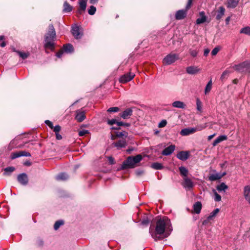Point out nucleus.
Masks as SVG:
<instances>
[{
    "label": "nucleus",
    "instance_id": "18",
    "mask_svg": "<svg viewBox=\"0 0 250 250\" xmlns=\"http://www.w3.org/2000/svg\"><path fill=\"white\" fill-rule=\"evenodd\" d=\"M244 196L246 200L250 205V186H246L244 188Z\"/></svg>",
    "mask_w": 250,
    "mask_h": 250
},
{
    "label": "nucleus",
    "instance_id": "28",
    "mask_svg": "<svg viewBox=\"0 0 250 250\" xmlns=\"http://www.w3.org/2000/svg\"><path fill=\"white\" fill-rule=\"evenodd\" d=\"M202 204L200 202H196L193 205V210L194 212L199 214L202 209Z\"/></svg>",
    "mask_w": 250,
    "mask_h": 250
},
{
    "label": "nucleus",
    "instance_id": "49",
    "mask_svg": "<svg viewBox=\"0 0 250 250\" xmlns=\"http://www.w3.org/2000/svg\"><path fill=\"white\" fill-rule=\"evenodd\" d=\"M89 133V131L85 129H83L79 132V135L80 136H83Z\"/></svg>",
    "mask_w": 250,
    "mask_h": 250
},
{
    "label": "nucleus",
    "instance_id": "38",
    "mask_svg": "<svg viewBox=\"0 0 250 250\" xmlns=\"http://www.w3.org/2000/svg\"><path fill=\"white\" fill-rule=\"evenodd\" d=\"M17 52L20 57L23 60L27 59L30 55L29 52H23L19 51H17Z\"/></svg>",
    "mask_w": 250,
    "mask_h": 250
},
{
    "label": "nucleus",
    "instance_id": "3",
    "mask_svg": "<svg viewBox=\"0 0 250 250\" xmlns=\"http://www.w3.org/2000/svg\"><path fill=\"white\" fill-rule=\"evenodd\" d=\"M142 159L143 157L141 154H138L135 156H129L123 162L121 166L122 169L133 168Z\"/></svg>",
    "mask_w": 250,
    "mask_h": 250
},
{
    "label": "nucleus",
    "instance_id": "13",
    "mask_svg": "<svg viewBox=\"0 0 250 250\" xmlns=\"http://www.w3.org/2000/svg\"><path fill=\"white\" fill-rule=\"evenodd\" d=\"M201 71V69L198 66H190L187 67L186 68V71L187 73L190 75H194L198 73Z\"/></svg>",
    "mask_w": 250,
    "mask_h": 250
},
{
    "label": "nucleus",
    "instance_id": "31",
    "mask_svg": "<svg viewBox=\"0 0 250 250\" xmlns=\"http://www.w3.org/2000/svg\"><path fill=\"white\" fill-rule=\"evenodd\" d=\"M180 175L183 177H188V171L187 168L181 166L179 167Z\"/></svg>",
    "mask_w": 250,
    "mask_h": 250
},
{
    "label": "nucleus",
    "instance_id": "53",
    "mask_svg": "<svg viewBox=\"0 0 250 250\" xmlns=\"http://www.w3.org/2000/svg\"><path fill=\"white\" fill-rule=\"evenodd\" d=\"M219 49L218 47H215L211 51V54L212 56L216 55L218 52Z\"/></svg>",
    "mask_w": 250,
    "mask_h": 250
},
{
    "label": "nucleus",
    "instance_id": "14",
    "mask_svg": "<svg viewBox=\"0 0 250 250\" xmlns=\"http://www.w3.org/2000/svg\"><path fill=\"white\" fill-rule=\"evenodd\" d=\"M195 132V129H194V127H188L182 129L181 130L180 133L182 136H185L193 134Z\"/></svg>",
    "mask_w": 250,
    "mask_h": 250
},
{
    "label": "nucleus",
    "instance_id": "34",
    "mask_svg": "<svg viewBox=\"0 0 250 250\" xmlns=\"http://www.w3.org/2000/svg\"><path fill=\"white\" fill-rule=\"evenodd\" d=\"M72 10V7L67 2L63 3V11L64 12H70Z\"/></svg>",
    "mask_w": 250,
    "mask_h": 250
},
{
    "label": "nucleus",
    "instance_id": "52",
    "mask_svg": "<svg viewBox=\"0 0 250 250\" xmlns=\"http://www.w3.org/2000/svg\"><path fill=\"white\" fill-rule=\"evenodd\" d=\"M53 129L55 133H59L61 130V126L59 125H57L53 126Z\"/></svg>",
    "mask_w": 250,
    "mask_h": 250
},
{
    "label": "nucleus",
    "instance_id": "1",
    "mask_svg": "<svg viewBox=\"0 0 250 250\" xmlns=\"http://www.w3.org/2000/svg\"><path fill=\"white\" fill-rule=\"evenodd\" d=\"M172 231V227L170 220L166 216H163L157 220L155 232L152 231L151 228L149 229V233L155 241L160 239L158 235L164 234L165 237H167Z\"/></svg>",
    "mask_w": 250,
    "mask_h": 250
},
{
    "label": "nucleus",
    "instance_id": "24",
    "mask_svg": "<svg viewBox=\"0 0 250 250\" xmlns=\"http://www.w3.org/2000/svg\"><path fill=\"white\" fill-rule=\"evenodd\" d=\"M199 14H200V16H201V18H198L197 19L196 23L197 24L203 23L204 22L206 21L207 18L205 15V13L204 12H203V11L200 12Z\"/></svg>",
    "mask_w": 250,
    "mask_h": 250
},
{
    "label": "nucleus",
    "instance_id": "37",
    "mask_svg": "<svg viewBox=\"0 0 250 250\" xmlns=\"http://www.w3.org/2000/svg\"><path fill=\"white\" fill-rule=\"evenodd\" d=\"M240 33L250 36V26H246L242 28L241 29Z\"/></svg>",
    "mask_w": 250,
    "mask_h": 250
},
{
    "label": "nucleus",
    "instance_id": "2",
    "mask_svg": "<svg viewBox=\"0 0 250 250\" xmlns=\"http://www.w3.org/2000/svg\"><path fill=\"white\" fill-rule=\"evenodd\" d=\"M55 39L56 32L54 27L52 24H50L48 26V31L44 37V47L53 50L55 46L54 42Z\"/></svg>",
    "mask_w": 250,
    "mask_h": 250
},
{
    "label": "nucleus",
    "instance_id": "41",
    "mask_svg": "<svg viewBox=\"0 0 250 250\" xmlns=\"http://www.w3.org/2000/svg\"><path fill=\"white\" fill-rule=\"evenodd\" d=\"M213 192L214 193V200L216 202H219L221 200V196L217 193L216 190H213Z\"/></svg>",
    "mask_w": 250,
    "mask_h": 250
},
{
    "label": "nucleus",
    "instance_id": "4",
    "mask_svg": "<svg viewBox=\"0 0 250 250\" xmlns=\"http://www.w3.org/2000/svg\"><path fill=\"white\" fill-rule=\"evenodd\" d=\"M232 67L236 71L244 73L250 71V62L249 61H245L238 64H235Z\"/></svg>",
    "mask_w": 250,
    "mask_h": 250
},
{
    "label": "nucleus",
    "instance_id": "63",
    "mask_svg": "<svg viewBox=\"0 0 250 250\" xmlns=\"http://www.w3.org/2000/svg\"><path fill=\"white\" fill-rule=\"evenodd\" d=\"M230 20V17H228L226 19L225 21H226V24L227 25H228V24H229V22Z\"/></svg>",
    "mask_w": 250,
    "mask_h": 250
},
{
    "label": "nucleus",
    "instance_id": "44",
    "mask_svg": "<svg viewBox=\"0 0 250 250\" xmlns=\"http://www.w3.org/2000/svg\"><path fill=\"white\" fill-rule=\"evenodd\" d=\"M107 122V124L110 125H118V122H119V121H117L116 119H113L111 120H108Z\"/></svg>",
    "mask_w": 250,
    "mask_h": 250
},
{
    "label": "nucleus",
    "instance_id": "42",
    "mask_svg": "<svg viewBox=\"0 0 250 250\" xmlns=\"http://www.w3.org/2000/svg\"><path fill=\"white\" fill-rule=\"evenodd\" d=\"M230 71L228 69L225 70L221 76L220 79L223 80V79L226 78V77L229 75V73H230Z\"/></svg>",
    "mask_w": 250,
    "mask_h": 250
},
{
    "label": "nucleus",
    "instance_id": "22",
    "mask_svg": "<svg viewBox=\"0 0 250 250\" xmlns=\"http://www.w3.org/2000/svg\"><path fill=\"white\" fill-rule=\"evenodd\" d=\"M225 12V9L223 6H220L217 11V15L216 16V19L217 20H220L222 17L224 15Z\"/></svg>",
    "mask_w": 250,
    "mask_h": 250
},
{
    "label": "nucleus",
    "instance_id": "47",
    "mask_svg": "<svg viewBox=\"0 0 250 250\" xmlns=\"http://www.w3.org/2000/svg\"><path fill=\"white\" fill-rule=\"evenodd\" d=\"M119 110L120 109L118 107H112L108 108L107 111L108 112H117L119 111Z\"/></svg>",
    "mask_w": 250,
    "mask_h": 250
},
{
    "label": "nucleus",
    "instance_id": "23",
    "mask_svg": "<svg viewBox=\"0 0 250 250\" xmlns=\"http://www.w3.org/2000/svg\"><path fill=\"white\" fill-rule=\"evenodd\" d=\"M87 0H79L78 3L80 6L79 9V13L81 14L82 12L84 11L86 7V3Z\"/></svg>",
    "mask_w": 250,
    "mask_h": 250
},
{
    "label": "nucleus",
    "instance_id": "64",
    "mask_svg": "<svg viewBox=\"0 0 250 250\" xmlns=\"http://www.w3.org/2000/svg\"><path fill=\"white\" fill-rule=\"evenodd\" d=\"M98 0H89V2L90 3L94 4L98 2Z\"/></svg>",
    "mask_w": 250,
    "mask_h": 250
},
{
    "label": "nucleus",
    "instance_id": "62",
    "mask_svg": "<svg viewBox=\"0 0 250 250\" xmlns=\"http://www.w3.org/2000/svg\"><path fill=\"white\" fill-rule=\"evenodd\" d=\"M215 135H216V134L214 133V134H212V135H209V136H208V141L211 140V139H212V138H213L215 136Z\"/></svg>",
    "mask_w": 250,
    "mask_h": 250
},
{
    "label": "nucleus",
    "instance_id": "54",
    "mask_svg": "<svg viewBox=\"0 0 250 250\" xmlns=\"http://www.w3.org/2000/svg\"><path fill=\"white\" fill-rule=\"evenodd\" d=\"M64 52L63 51V50H61L58 53H56V56H57V57H58L59 58H61L62 57V56Z\"/></svg>",
    "mask_w": 250,
    "mask_h": 250
},
{
    "label": "nucleus",
    "instance_id": "9",
    "mask_svg": "<svg viewBox=\"0 0 250 250\" xmlns=\"http://www.w3.org/2000/svg\"><path fill=\"white\" fill-rule=\"evenodd\" d=\"M18 181L22 185H26L28 182L27 175L25 173L20 174L17 176Z\"/></svg>",
    "mask_w": 250,
    "mask_h": 250
},
{
    "label": "nucleus",
    "instance_id": "25",
    "mask_svg": "<svg viewBox=\"0 0 250 250\" xmlns=\"http://www.w3.org/2000/svg\"><path fill=\"white\" fill-rule=\"evenodd\" d=\"M227 139V136L225 135H220L219 137H218L213 142L212 145L213 146H215L218 144V143L226 140Z\"/></svg>",
    "mask_w": 250,
    "mask_h": 250
},
{
    "label": "nucleus",
    "instance_id": "48",
    "mask_svg": "<svg viewBox=\"0 0 250 250\" xmlns=\"http://www.w3.org/2000/svg\"><path fill=\"white\" fill-rule=\"evenodd\" d=\"M196 105L197 110L201 111L202 110V103L199 99L196 100Z\"/></svg>",
    "mask_w": 250,
    "mask_h": 250
},
{
    "label": "nucleus",
    "instance_id": "20",
    "mask_svg": "<svg viewBox=\"0 0 250 250\" xmlns=\"http://www.w3.org/2000/svg\"><path fill=\"white\" fill-rule=\"evenodd\" d=\"M132 112L131 108H127L120 114V116L124 119H128L132 115Z\"/></svg>",
    "mask_w": 250,
    "mask_h": 250
},
{
    "label": "nucleus",
    "instance_id": "43",
    "mask_svg": "<svg viewBox=\"0 0 250 250\" xmlns=\"http://www.w3.org/2000/svg\"><path fill=\"white\" fill-rule=\"evenodd\" d=\"M96 11V8L94 6H90L88 10V13L90 15H93L95 14Z\"/></svg>",
    "mask_w": 250,
    "mask_h": 250
},
{
    "label": "nucleus",
    "instance_id": "11",
    "mask_svg": "<svg viewBox=\"0 0 250 250\" xmlns=\"http://www.w3.org/2000/svg\"><path fill=\"white\" fill-rule=\"evenodd\" d=\"M226 175V172H224L222 173H215L213 174H210L208 176L209 180L211 181H214L217 180L221 179L224 176Z\"/></svg>",
    "mask_w": 250,
    "mask_h": 250
},
{
    "label": "nucleus",
    "instance_id": "45",
    "mask_svg": "<svg viewBox=\"0 0 250 250\" xmlns=\"http://www.w3.org/2000/svg\"><path fill=\"white\" fill-rule=\"evenodd\" d=\"M190 55L193 57H195L197 56L198 52L197 50L190 49L189 50Z\"/></svg>",
    "mask_w": 250,
    "mask_h": 250
},
{
    "label": "nucleus",
    "instance_id": "35",
    "mask_svg": "<svg viewBox=\"0 0 250 250\" xmlns=\"http://www.w3.org/2000/svg\"><path fill=\"white\" fill-rule=\"evenodd\" d=\"M15 168L13 167H8L4 168V175H9L11 172L15 170Z\"/></svg>",
    "mask_w": 250,
    "mask_h": 250
},
{
    "label": "nucleus",
    "instance_id": "36",
    "mask_svg": "<svg viewBox=\"0 0 250 250\" xmlns=\"http://www.w3.org/2000/svg\"><path fill=\"white\" fill-rule=\"evenodd\" d=\"M151 167L153 169L156 170L162 169L163 168V166H162V165L161 163L158 162L153 163V164H152Z\"/></svg>",
    "mask_w": 250,
    "mask_h": 250
},
{
    "label": "nucleus",
    "instance_id": "6",
    "mask_svg": "<svg viewBox=\"0 0 250 250\" xmlns=\"http://www.w3.org/2000/svg\"><path fill=\"white\" fill-rule=\"evenodd\" d=\"M182 186L187 190H190L194 186V184L188 177H183Z\"/></svg>",
    "mask_w": 250,
    "mask_h": 250
},
{
    "label": "nucleus",
    "instance_id": "7",
    "mask_svg": "<svg viewBox=\"0 0 250 250\" xmlns=\"http://www.w3.org/2000/svg\"><path fill=\"white\" fill-rule=\"evenodd\" d=\"M135 74L134 73L129 72L121 76L119 81L121 83H126L132 80Z\"/></svg>",
    "mask_w": 250,
    "mask_h": 250
},
{
    "label": "nucleus",
    "instance_id": "29",
    "mask_svg": "<svg viewBox=\"0 0 250 250\" xmlns=\"http://www.w3.org/2000/svg\"><path fill=\"white\" fill-rule=\"evenodd\" d=\"M228 188V187L224 183H221L216 186V189L220 192H225L226 190Z\"/></svg>",
    "mask_w": 250,
    "mask_h": 250
},
{
    "label": "nucleus",
    "instance_id": "15",
    "mask_svg": "<svg viewBox=\"0 0 250 250\" xmlns=\"http://www.w3.org/2000/svg\"><path fill=\"white\" fill-rule=\"evenodd\" d=\"M113 145L117 148V149H120L126 147L127 146V142L125 139H121L117 142L114 143Z\"/></svg>",
    "mask_w": 250,
    "mask_h": 250
},
{
    "label": "nucleus",
    "instance_id": "39",
    "mask_svg": "<svg viewBox=\"0 0 250 250\" xmlns=\"http://www.w3.org/2000/svg\"><path fill=\"white\" fill-rule=\"evenodd\" d=\"M115 135L117 137L121 138L122 137H125L126 138L128 136V133L126 131H117L115 133Z\"/></svg>",
    "mask_w": 250,
    "mask_h": 250
},
{
    "label": "nucleus",
    "instance_id": "21",
    "mask_svg": "<svg viewBox=\"0 0 250 250\" xmlns=\"http://www.w3.org/2000/svg\"><path fill=\"white\" fill-rule=\"evenodd\" d=\"M72 33L74 37L77 39H80L82 37V34L80 31V28L78 26H75L72 27Z\"/></svg>",
    "mask_w": 250,
    "mask_h": 250
},
{
    "label": "nucleus",
    "instance_id": "51",
    "mask_svg": "<svg viewBox=\"0 0 250 250\" xmlns=\"http://www.w3.org/2000/svg\"><path fill=\"white\" fill-rule=\"evenodd\" d=\"M4 36H0V46L3 47L6 45L5 42L3 41Z\"/></svg>",
    "mask_w": 250,
    "mask_h": 250
},
{
    "label": "nucleus",
    "instance_id": "17",
    "mask_svg": "<svg viewBox=\"0 0 250 250\" xmlns=\"http://www.w3.org/2000/svg\"><path fill=\"white\" fill-rule=\"evenodd\" d=\"M219 208H215L210 213V214L207 217V219L203 221V224L204 225H205L207 224L210 220L213 219V218H214L216 216V214L219 212Z\"/></svg>",
    "mask_w": 250,
    "mask_h": 250
},
{
    "label": "nucleus",
    "instance_id": "60",
    "mask_svg": "<svg viewBox=\"0 0 250 250\" xmlns=\"http://www.w3.org/2000/svg\"><path fill=\"white\" fill-rule=\"evenodd\" d=\"M149 223V221L147 219H145L142 222V224L144 225H147Z\"/></svg>",
    "mask_w": 250,
    "mask_h": 250
},
{
    "label": "nucleus",
    "instance_id": "19",
    "mask_svg": "<svg viewBox=\"0 0 250 250\" xmlns=\"http://www.w3.org/2000/svg\"><path fill=\"white\" fill-rule=\"evenodd\" d=\"M85 116L84 111H81L80 110H78L76 111L75 119L78 122H82L85 119Z\"/></svg>",
    "mask_w": 250,
    "mask_h": 250
},
{
    "label": "nucleus",
    "instance_id": "57",
    "mask_svg": "<svg viewBox=\"0 0 250 250\" xmlns=\"http://www.w3.org/2000/svg\"><path fill=\"white\" fill-rule=\"evenodd\" d=\"M193 0H188V3L186 7V9L188 10V9H189L191 6Z\"/></svg>",
    "mask_w": 250,
    "mask_h": 250
},
{
    "label": "nucleus",
    "instance_id": "26",
    "mask_svg": "<svg viewBox=\"0 0 250 250\" xmlns=\"http://www.w3.org/2000/svg\"><path fill=\"white\" fill-rule=\"evenodd\" d=\"M63 50L66 53H72L74 51L73 46L70 43L66 44L63 45Z\"/></svg>",
    "mask_w": 250,
    "mask_h": 250
},
{
    "label": "nucleus",
    "instance_id": "16",
    "mask_svg": "<svg viewBox=\"0 0 250 250\" xmlns=\"http://www.w3.org/2000/svg\"><path fill=\"white\" fill-rule=\"evenodd\" d=\"M187 14L186 9L179 10L175 14V18L176 20H180L184 19Z\"/></svg>",
    "mask_w": 250,
    "mask_h": 250
},
{
    "label": "nucleus",
    "instance_id": "40",
    "mask_svg": "<svg viewBox=\"0 0 250 250\" xmlns=\"http://www.w3.org/2000/svg\"><path fill=\"white\" fill-rule=\"evenodd\" d=\"M64 222L63 220H60L56 221L54 225V229L55 230H57L61 226L63 225Z\"/></svg>",
    "mask_w": 250,
    "mask_h": 250
},
{
    "label": "nucleus",
    "instance_id": "30",
    "mask_svg": "<svg viewBox=\"0 0 250 250\" xmlns=\"http://www.w3.org/2000/svg\"><path fill=\"white\" fill-rule=\"evenodd\" d=\"M68 178V175L64 172L61 173L56 176V179L58 181H64Z\"/></svg>",
    "mask_w": 250,
    "mask_h": 250
},
{
    "label": "nucleus",
    "instance_id": "27",
    "mask_svg": "<svg viewBox=\"0 0 250 250\" xmlns=\"http://www.w3.org/2000/svg\"><path fill=\"white\" fill-rule=\"evenodd\" d=\"M172 105L174 107L178 108H185L186 105L185 104L181 101H175L172 104Z\"/></svg>",
    "mask_w": 250,
    "mask_h": 250
},
{
    "label": "nucleus",
    "instance_id": "8",
    "mask_svg": "<svg viewBox=\"0 0 250 250\" xmlns=\"http://www.w3.org/2000/svg\"><path fill=\"white\" fill-rule=\"evenodd\" d=\"M21 156L30 157L31 156V154L26 151H20L12 153L10 155V158L11 159L13 160Z\"/></svg>",
    "mask_w": 250,
    "mask_h": 250
},
{
    "label": "nucleus",
    "instance_id": "55",
    "mask_svg": "<svg viewBox=\"0 0 250 250\" xmlns=\"http://www.w3.org/2000/svg\"><path fill=\"white\" fill-rule=\"evenodd\" d=\"M45 123L51 129L53 128V125L52 123L49 120L45 121Z\"/></svg>",
    "mask_w": 250,
    "mask_h": 250
},
{
    "label": "nucleus",
    "instance_id": "58",
    "mask_svg": "<svg viewBox=\"0 0 250 250\" xmlns=\"http://www.w3.org/2000/svg\"><path fill=\"white\" fill-rule=\"evenodd\" d=\"M108 162L110 164L113 165V164H115L114 159L112 157H111V156L108 157Z\"/></svg>",
    "mask_w": 250,
    "mask_h": 250
},
{
    "label": "nucleus",
    "instance_id": "56",
    "mask_svg": "<svg viewBox=\"0 0 250 250\" xmlns=\"http://www.w3.org/2000/svg\"><path fill=\"white\" fill-rule=\"evenodd\" d=\"M130 125V124L129 123H124L123 122H118V126H129Z\"/></svg>",
    "mask_w": 250,
    "mask_h": 250
},
{
    "label": "nucleus",
    "instance_id": "50",
    "mask_svg": "<svg viewBox=\"0 0 250 250\" xmlns=\"http://www.w3.org/2000/svg\"><path fill=\"white\" fill-rule=\"evenodd\" d=\"M167 124V122L166 120H163L161 122H160L158 125L159 127H165Z\"/></svg>",
    "mask_w": 250,
    "mask_h": 250
},
{
    "label": "nucleus",
    "instance_id": "61",
    "mask_svg": "<svg viewBox=\"0 0 250 250\" xmlns=\"http://www.w3.org/2000/svg\"><path fill=\"white\" fill-rule=\"evenodd\" d=\"M209 52V50L208 49H206L204 50V55L205 56H207Z\"/></svg>",
    "mask_w": 250,
    "mask_h": 250
},
{
    "label": "nucleus",
    "instance_id": "59",
    "mask_svg": "<svg viewBox=\"0 0 250 250\" xmlns=\"http://www.w3.org/2000/svg\"><path fill=\"white\" fill-rule=\"evenodd\" d=\"M55 135H56V138L57 140H61L62 139V137L61 135L59 134V132L55 133Z\"/></svg>",
    "mask_w": 250,
    "mask_h": 250
},
{
    "label": "nucleus",
    "instance_id": "33",
    "mask_svg": "<svg viewBox=\"0 0 250 250\" xmlns=\"http://www.w3.org/2000/svg\"><path fill=\"white\" fill-rule=\"evenodd\" d=\"M212 82L211 79L210 80L207 84L205 88V94L208 95L210 91L212 88Z\"/></svg>",
    "mask_w": 250,
    "mask_h": 250
},
{
    "label": "nucleus",
    "instance_id": "32",
    "mask_svg": "<svg viewBox=\"0 0 250 250\" xmlns=\"http://www.w3.org/2000/svg\"><path fill=\"white\" fill-rule=\"evenodd\" d=\"M239 0H228V7L229 8H235L238 4Z\"/></svg>",
    "mask_w": 250,
    "mask_h": 250
},
{
    "label": "nucleus",
    "instance_id": "12",
    "mask_svg": "<svg viewBox=\"0 0 250 250\" xmlns=\"http://www.w3.org/2000/svg\"><path fill=\"white\" fill-rule=\"evenodd\" d=\"M175 149V146L171 145L165 148L162 152V154L164 156H168L171 154Z\"/></svg>",
    "mask_w": 250,
    "mask_h": 250
},
{
    "label": "nucleus",
    "instance_id": "46",
    "mask_svg": "<svg viewBox=\"0 0 250 250\" xmlns=\"http://www.w3.org/2000/svg\"><path fill=\"white\" fill-rule=\"evenodd\" d=\"M207 127V125H198L196 127H194L195 129V132L197 131H201L203 129H205Z\"/></svg>",
    "mask_w": 250,
    "mask_h": 250
},
{
    "label": "nucleus",
    "instance_id": "10",
    "mask_svg": "<svg viewBox=\"0 0 250 250\" xmlns=\"http://www.w3.org/2000/svg\"><path fill=\"white\" fill-rule=\"evenodd\" d=\"M176 157L178 159L185 161L189 158V152L188 151H181L177 154Z\"/></svg>",
    "mask_w": 250,
    "mask_h": 250
},
{
    "label": "nucleus",
    "instance_id": "5",
    "mask_svg": "<svg viewBox=\"0 0 250 250\" xmlns=\"http://www.w3.org/2000/svg\"><path fill=\"white\" fill-rule=\"evenodd\" d=\"M179 59L178 54L170 53L167 55L163 59V63L165 65H170Z\"/></svg>",
    "mask_w": 250,
    "mask_h": 250
}]
</instances>
